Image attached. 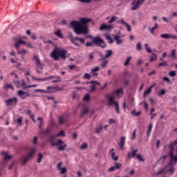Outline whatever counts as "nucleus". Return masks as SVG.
Here are the masks:
<instances>
[{
	"label": "nucleus",
	"instance_id": "bb28decb",
	"mask_svg": "<svg viewBox=\"0 0 177 177\" xmlns=\"http://www.w3.org/2000/svg\"><path fill=\"white\" fill-rule=\"evenodd\" d=\"M1 154L4 156V158H3L4 161H8V160H10V158H12L11 156L8 155V151H3Z\"/></svg>",
	"mask_w": 177,
	"mask_h": 177
},
{
	"label": "nucleus",
	"instance_id": "79ce46f5",
	"mask_svg": "<svg viewBox=\"0 0 177 177\" xmlns=\"http://www.w3.org/2000/svg\"><path fill=\"white\" fill-rule=\"evenodd\" d=\"M93 59H95V55L93 53H89L88 55V60L91 62V60H93Z\"/></svg>",
	"mask_w": 177,
	"mask_h": 177
},
{
	"label": "nucleus",
	"instance_id": "a18cd8bd",
	"mask_svg": "<svg viewBox=\"0 0 177 177\" xmlns=\"http://www.w3.org/2000/svg\"><path fill=\"white\" fill-rule=\"evenodd\" d=\"M42 158H44V155H42V153H38L37 162L39 164L42 161Z\"/></svg>",
	"mask_w": 177,
	"mask_h": 177
},
{
	"label": "nucleus",
	"instance_id": "a19ab883",
	"mask_svg": "<svg viewBox=\"0 0 177 177\" xmlns=\"http://www.w3.org/2000/svg\"><path fill=\"white\" fill-rule=\"evenodd\" d=\"M152 57H150V62H154V60H157V54H154V53H151Z\"/></svg>",
	"mask_w": 177,
	"mask_h": 177
},
{
	"label": "nucleus",
	"instance_id": "9b49d317",
	"mask_svg": "<svg viewBox=\"0 0 177 177\" xmlns=\"http://www.w3.org/2000/svg\"><path fill=\"white\" fill-rule=\"evenodd\" d=\"M17 102H19V100H17V97H14L12 98L6 100L5 101V103H6L7 106H16L17 104Z\"/></svg>",
	"mask_w": 177,
	"mask_h": 177
},
{
	"label": "nucleus",
	"instance_id": "6ab92c4d",
	"mask_svg": "<svg viewBox=\"0 0 177 177\" xmlns=\"http://www.w3.org/2000/svg\"><path fill=\"white\" fill-rule=\"evenodd\" d=\"M120 38H121V36H120L118 35H113V39H114V41H115L117 45H121V44H122V42H124V40H122Z\"/></svg>",
	"mask_w": 177,
	"mask_h": 177
},
{
	"label": "nucleus",
	"instance_id": "f03ea898",
	"mask_svg": "<svg viewBox=\"0 0 177 177\" xmlns=\"http://www.w3.org/2000/svg\"><path fill=\"white\" fill-rule=\"evenodd\" d=\"M169 167H174V165H177V140L173 142H171L169 145Z\"/></svg>",
	"mask_w": 177,
	"mask_h": 177
},
{
	"label": "nucleus",
	"instance_id": "864d4df0",
	"mask_svg": "<svg viewBox=\"0 0 177 177\" xmlns=\"http://www.w3.org/2000/svg\"><path fill=\"white\" fill-rule=\"evenodd\" d=\"M83 100L84 102H89V100H91V96L89 95V94H87L84 96Z\"/></svg>",
	"mask_w": 177,
	"mask_h": 177
},
{
	"label": "nucleus",
	"instance_id": "603ef678",
	"mask_svg": "<svg viewBox=\"0 0 177 177\" xmlns=\"http://www.w3.org/2000/svg\"><path fill=\"white\" fill-rule=\"evenodd\" d=\"M83 78H84V80H91V76L89 73H84Z\"/></svg>",
	"mask_w": 177,
	"mask_h": 177
},
{
	"label": "nucleus",
	"instance_id": "72a5a7b5",
	"mask_svg": "<svg viewBox=\"0 0 177 177\" xmlns=\"http://www.w3.org/2000/svg\"><path fill=\"white\" fill-rule=\"evenodd\" d=\"M58 151H64L66 150V147H67V144H64L63 145H58Z\"/></svg>",
	"mask_w": 177,
	"mask_h": 177
},
{
	"label": "nucleus",
	"instance_id": "2eb2a0df",
	"mask_svg": "<svg viewBox=\"0 0 177 177\" xmlns=\"http://www.w3.org/2000/svg\"><path fill=\"white\" fill-rule=\"evenodd\" d=\"M117 23H118L119 24H124V26H126L127 28V31H132V29L131 28V26H129L128 23L124 21V18H122L120 20L118 21Z\"/></svg>",
	"mask_w": 177,
	"mask_h": 177
},
{
	"label": "nucleus",
	"instance_id": "7c9ffc66",
	"mask_svg": "<svg viewBox=\"0 0 177 177\" xmlns=\"http://www.w3.org/2000/svg\"><path fill=\"white\" fill-rule=\"evenodd\" d=\"M55 35L58 37V38H63V35L62 34V30L60 29L57 30L55 32H54Z\"/></svg>",
	"mask_w": 177,
	"mask_h": 177
},
{
	"label": "nucleus",
	"instance_id": "c03bdc74",
	"mask_svg": "<svg viewBox=\"0 0 177 177\" xmlns=\"http://www.w3.org/2000/svg\"><path fill=\"white\" fill-rule=\"evenodd\" d=\"M88 111H89V109L88 108H86L85 109H84L80 114L81 117H84L86 114H88Z\"/></svg>",
	"mask_w": 177,
	"mask_h": 177
},
{
	"label": "nucleus",
	"instance_id": "6e6d98bb",
	"mask_svg": "<svg viewBox=\"0 0 177 177\" xmlns=\"http://www.w3.org/2000/svg\"><path fill=\"white\" fill-rule=\"evenodd\" d=\"M151 93V90H150L149 88H148L147 90H146L144 92L143 96L144 97H146V96H147V95L150 94Z\"/></svg>",
	"mask_w": 177,
	"mask_h": 177
},
{
	"label": "nucleus",
	"instance_id": "a211bd4d",
	"mask_svg": "<svg viewBox=\"0 0 177 177\" xmlns=\"http://www.w3.org/2000/svg\"><path fill=\"white\" fill-rule=\"evenodd\" d=\"M20 45H27V42L21 40V39H19L15 44V48L17 50H19V48H20Z\"/></svg>",
	"mask_w": 177,
	"mask_h": 177
},
{
	"label": "nucleus",
	"instance_id": "4be33fe9",
	"mask_svg": "<svg viewBox=\"0 0 177 177\" xmlns=\"http://www.w3.org/2000/svg\"><path fill=\"white\" fill-rule=\"evenodd\" d=\"M138 152V149H134L132 151L128 152L127 157L129 160L131 158H133L134 157H136V153Z\"/></svg>",
	"mask_w": 177,
	"mask_h": 177
},
{
	"label": "nucleus",
	"instance_id": "bf43d9fd",
	"mask_svg": "<svg viewBox=\"0 0 177 177\" xmlns=\"http://www.w3.org/2000/svg\"><path fill=\"white\" fill-rule=\"evenodd\" d=\"M35 92H41V93H48V90H42V89H35Z\"/></svg>",
	"mask_w": 177,
	"mask_h": 177
},
{
	"label": "nucleus",
	"instance_id": "1a4fd4ad",
	"mask_svg": "<svg viewBox=\"0 0 177 177\" xmlns=\"http://www.w3.org/2000/svg\"><path fill=\"white\" fill-rule=\"evenodd\" d=\"M64 88H66V85H63V86H48V93H55V92H57V91H64Z\"/></svg>",
	"mask_w": 177,
	"mask_h": 177
},
{
	"label": "nucleus",
	"instance_id": "5fc2aeb1",
	"mask_svg": "<svg viewBox=\"0 0 177 177\" xmlns=\"http://www.w3.org/2000/svg\"><path fill=\"white\" fill-rule=\"evenodd\" d=\"M169 75L170 77H176V71H171L169 73Z\"/></svg>",
	"mask_w": 177,
	"mask_h": 177
},
{
	"label": "nucleus",
	"instance_id": "09e8293b",
	"mask_svg": "<svg viewBox=\"0 0 177 177\" xmlns=\"http://www.w3.org/2000/svg\"><path fill=\"white\" fill-rule=\"evenodd\" d=\"M18 50V55H26V53H27V50H20V48H19V50Z\"/></svg>",
	"mask_w": 177,
	"mask_h": 177
},
{
	"label": "nucleus",
	"instance_id": "49530a36",
	"mask_svg": "<svg viewBox=\"0 0 177 177\" xmlns=\"http://www.w3.org/2000/svg\"><path fill=\"white\" fill-rule=\"evenodd\" d=\"M167 66H168V62L167 61L161 62L158 64V67H167Z\"/></svg>",
	"mask_w": 177,
	"mask_h": 177
},
{
	"label": "nucleus",
	"instance_id": "680f3d73",
	"mask_svg": "<svg viewBox=\"0 0 177 177\" xmlns=\"http://www.w3.org/2000/svg\"><path fill=\"white\" fill-rule=\"evenodd\" d=\"M14 84L17 88H20V81L19 80H14Z\"/></svg>",
	"mask_w": 177,
	"mask_h": 177
},
{
	"label": "nucleus",
	"instance_id": "338daca9",
	"mask_svg": "<svg viewBox=\"0 0 177 177\" xmlns=\"http://www.w3.org/2000/svg\"><path fill=\"white\" fill-rule=\"evenodd\" d=\"M59 171H60V174H61L62 175H63V174H66V172H67V169L63 167V168H62Z\"/></svg>",
	"mask_w": 177,
	"mask_h": 177
},
{
	"label": "nucleus",
	"instance_id": "4d7b16f0",
	"mask_svg": "<svg viewBox=\"0 0 177 177\" xmlns=\"http://www.w3.org/2000/svg\"><path fill=\"white\" fill-rule=\"evenodd\" d=\"M103 129V127L102 126H100L97 127L95 130V133H100V131Z\"/></svg>",
	"mask_w": 177,
	"mask_h": 177
},
{
	"label": "nucleus",
	"instance_id": "69168bd1",
	"mask_svg": "<svg viewBox=\"0 0 177 177\" xmlns=\"http://www.w3.org/2000/svg\"><path fill=\"white\" fill-rule=\"evenodd\" d=\"M115 169H121V164L120 163H115L114 166Z\"/></svg>",
	"mask_w": 177,
	"mask_h": 177
},
{
	"label": "nucleus",
	"instance_id": "58836bf2",
	"mask_svg": "<svg viewBox=\"0 0 177 177\" xmlns=\"http://www.w3.org/2000/svg\"><path fill=\"white\" fill-rule=\"evenodd\" d=\"M145 48L148 53H153V51H151V49L150 48V47H149V44H145Z\"/></svg>",
	"mask_w": 177,
	"mask_h": 177
},
{
	"label": "nucleus",
	"instance_id": "20e7f679",
	"mask_svg": "<svg viewBox=\"0 0 177 177\" xmlns=\"http://www.w3.org/2000/svg\"><path fill=\"white\" fill-rule=\"evenodd\" d=\"M66 55L67 50L64 49H60L59 48H55L50 54V57L53 59V60L56 62L59 60L60 57L64 59H66Z\"/></svg>",
	"mask_w": 177,
	"mask_h": 177
},
{
	"label": "nucleus",
	"instance_id": "f704fd0d",
	"mask_svg": "<svg viewBox=\"0 0 177 177\" xmlns=\"http://www.w3.org/2000/svg\"><path fill=\"white\" fill-rule=\"evenodd\" d=\"M136 157L140 162H145V158H142V155L140 153L136 155Z\"/></svg>",
	"mask_w": 177,
	"mask_h": 177
},
{
	"label": "nucleus",
	"instance_id": "a878e982",
	"mask_svg": "<svg viewBox=\"0 0 177 177\" xmlns=\"http://www.w3.org/2000/svg\"><path fill=\"white\" fill-rule=\"evenodd\" d=\"M110 153L111 154L112 160H114V161H118V156H115V152H114V148H112L111 149Z\"/></svg>",
	"mask_w": 177,
	"mask_h": 177
},
{
	"label": "nucleus",
	"instance_id": "6e6552de",
	"mask_svg": "<svg viewBox=\"0 0 177 177\" xmlns=\"http://www.w3.org/2000/svg\"><path fill=\"white\" fill-rule=\"evenodd\" d=\"M35 150L36 149L34 147L30 148L29 153L22 161L23 165H26V163L28 162L29 160H31V158H32V156H34V153H35Z\"/></svg>",
	"mask_w": 177,
	"mask_h": 177
},
{
	"label": "nucleus",
	"instance_id": "de8ad7c7",
	"mask_svg": "<svg viewBox=\"0 0 177 177\" xmlns=\"http://www.w3.org/2000/svg\"><path fill=\"white\" fill-rule=\"evenodd\" d=\"M107 64H109V60L104 59V62L101 64V67L104 68V67H106V66H107Z\"/></svg>",
	"mask_w": 177,
	"mask_h": 177
},
{
	"label": "nucleus",
	"instance_id": "774afa93",
	"mask_svg": "<svg viewBox=\"0 0 177 177\" xmlns=\"http://www.w3.org/2000/svg\"><path fill=\"white\" fill-rule=\"evenodd\" d=\"M165 93V90L162 89L158 93V96H162Z\"/></svg>",
	"mask_w": 177,
	"mask_h": 177
},
{
	"label": "nucleus",
	"instance_id": "13d9d810",
	"mask_svg": "<svg viewBox=\"0 0 177 177\" xmlns=\"http://www.w3.org/2000/svg\"><path fill=\"white\" fill-rule=\"evenodd\" d=\"M117 19H118V17L113 16L111 17V20L109 21V23L111 24V23H114V21H115L117 20Z\"/></svg>",
	"mask_w": 177,
	"mask_h": 177
},
{
	"label": "nucleus",
	"instance_id": "ddd939ff",
	"mask_svg": "<svg viewBox=\"0 0 177 177\" xmlns=\"http://www.w3.org/2000/svg\"><path fill=\"white\" fill-rule=\"evenodd\" d=\"M160 38H163V39H169V38H171L172 39H177V36L168 33H164L160 35Z\"/></svg>",
	"mask_w": 177,
	"mask_h": 177
},
{
	"label": "nucleus",
	"instance_id": "052dcab7",
	"mask_svg": "<svg viewBox=\"0 0 177 177\" xmlns=\"http://www.w3.org/2000/svg\"><path fill=\"white\" fill-rule=\"evenodd\" d=\"M65 133H64V130H62L59 133H57L56 135V137H59V136H65Z\"/></svg>",
	"mask_w": 177,
	"mask_h": 177
},
{
	"label": "nucleus",
	"instance_id": "9d476101",
	"mask_svg": "<svg viewBox=\"0 0 177 177\" xmlns=\"http://www.w3.org/2000/svg\"><path fill=\"white\" fill-rule=\"evenodd\" d=\"M145 2V0H133L131 2L132 8L131 10H136L139 9L140 5H142Z\"/></svg>",
	"mask_w": 177,
	"mask_h": 177
},
{
	"label": "nucleus",
	"instance_id": "412c9836",
	"mask_svg": "<svg viewBox=\"0 0 177 177\" xmlns=\"http://www.w3.org/2000/svg\"><path fill=\"white\" fill-rule=\"evenodd\" d=\"M113 26L111 25L102 24L99 30L100 31H104V30H112Z\"/></svg>",
	"mask_w": 177,
	"mask_h": 177
},
{
	"label": "nucleus",
	"instance_id": "393cba45",
	"mask_svg": "<svg viewBox=\"0 0 177 177\" xmlns=\"http://www.w3.org/2000/svg\"><path fill=\"white\" fill-rule=\"evenodd\" d=\"M113 95H117V96H119V97H121V95H124V90L122 88H118L115 91H113Z\"/></svg>",
	"mask_w": 177,
	"mask_h": 177
},
{
	"label": "nucleus",
	"instance_id": "0e129e2a",
	"mask_svg": "<svg viewBox=\"0 0 177 177\" xmlns=\"http://www.w3.org/2000/svg\"><path fill=\"white\" fill-rule=\"evenodd\" d=\"M77 41L81 42V44H85V39L81 37H76Z\"/></svg>",
	"mask_w": 177,
	"mask_h": 177
},
{
	"label": "nucleus",
	"instance_id": "f257e3e1",
	"mask_svg": "<svg viewBox=\"0 0 177 177\" xmlns=\"http://www.w3.org/2000/svg\"><path fill=\"white\" fill-rule=\"evenodd\" d=\"M91 21L92 19L89 18H80V22L77 21H72L71 22V26L73 27L77 35H81V34L86 35L89 32L86 24Z\"/></svg>",
	"mask_w": 177,
	"mask_h": 177
},
{
	"label": "nucleus",
	"instance_id": "f3484780",
	"mask_svg": "<svg viewBox=\"0 0 177 177\" xmlns=\"http://www.w3.org/2000/svg\"><path fill=\"white\" fill-rule=\"evenodd\" d=\"M20 45H27V42L21 40V39H19L15 44V48L17 50H19V48H20Z\"/></svg>",
	"mask_w": 177,
	"mask_h": 177
},
{
	"label": "nucleus",
	"instance_id": "2f4dec72",
	"mask_svg": "<svg viewBox=\"0 0 177 177\" xmlns=\"http://www.w3.org/2000/svg\"><path fill=\"white\" fill-rule=\"evenodd\" d=\"M58 122L59 125H63L66 122V119H64V117L63 116H59L58 117Z\"/></svg>",
	"mask_w": 177,
	"mask_h": 177
},
{
	"label": "nucleus",
	"instance_id": "8fccbe9b",
	"mask_svg": "<svg viewBox=\"0 0 177 177\" xmlns=\"http://www.w3.org/2000/svg\"><path fill=\"white\" fill-rule=\"evenodd\" d=\"M80 149V150H85V149H88V144H86V142L83 143Z\"/></svg>",
	"mask_w": 177,
	"mask_h": 177
},
{
	"label": "nucleus",
	"instance_id": "aec40b11",
	"mask_svg": "<svg viewBox=\"0 0 177 177\" xmlns=\"http://www.w3.org/2000/svg\"><path fill=\"white\" fill-rule=\"evenodd\" d=\"M113 55V51L111 50H108L105 52V56H102L101 57V60H106V59H109V57H111Z\"/></svg>",
	"mask_w": 177,
	"mask_h": 177
},
{
	"label": "nucleus",
	"instance_id": "473e14b6",
	"mask_svg": "<svg viewBox=\"0 0 177 177\" xmlns=\"http://www.w3.org/2000/svg\"><path fill=\"white\" fill-rule=\"evenodd\" d=\"M20 83V86H22L23 89H27V86H28V85H27V83H26V81L24 80H21Z\"/></svg>",
	"mask_w": 177,
	"mask_h": 177
},
{
	"label": "nucleus",
	"instance_id": "39448f33",
	"mask_svg": "<svg viewBox=\"0 0 177 177\" xmlns=\"http://www.w3.org/2000/svg\"><path fill=\"white\" fill-rule=\"evenodd\" d=\"M106 100H107V106H110L113 104L115 106V111L118 114H120V104L118 102L115 101L114 95H111L109 93L105 95Z\"/></svg>",
	"mask_w": 177,
	"mask_h": 177
},
{
	"label": "nucleus",
	"instance_id": "c756f323",
	"mask_svg": "<svg viewBox=\"0 0 177 177\" xmlns=\"http://www.w3.org/2000/svg\"><path fill=\"white\" fill-rule=\"evenodd\" d=\"M71 41L75 46H80V43H78L77 37H71Z\"/></svg>",
	"mask_w": 177,
	"mask_h": 177
},
{
	"label": "nucleus",
	"instance_id": "e2e57ef3",
	"mask_svg": "<svg viewBox=\"0 0 177 177\" xmlns=\"http://www.w3.org/2000/svg\"><path fill=\"white\" fill-rule=\"evenodd\" d=\"M131 114H133L134 115H136V117H138V115H140L142 114V111H138V112H135V111H133L131 112Z\"/></svg>",
	"mask_w": 177,
	"mask_h": 177
},
{
	"label": "nucleus",
	"instance_id": "ea45409f",
	"mask_svg": "<svg viewBox=\"0 0 177 177\" xmlns=\"http://www.w3.org/2000/svg\"><path fill=\"white\" fill-rule=\"evenodd\" d=\"M171 57L174 60H176V50H172L171 53Z\"/></svg>",
	"mask_w": 177,
	"mask_h": 177
},
{
	"label": "nucleus",
	"instance_id": "dca6fc26",
	"mask_svg": "<svg viewBox=\"0 0 177 177\" xmlns=\"http://www.w3.org/2000/svg\"><path fill=\"white\" fill-rule=\"evenodd\" d=\"M31 78L33 81H38V82H44L45 81H48L52 77H44V78H37L35 76H31Z\"/></svg>",
	"mask_w": 177,
	"mask_h": 177
},
{
	"label": "nucleus",
	"instance_id": "e433bc0d",
	"mask_svg": "<svg viewBox=\"0 0 177 177\" xmlns=\"http://www.w3.org/2000/svg\"><path fill=\"white\" fill-rule=\"evenodd\" d=\"M106 39H107L109 44H113V42H114V40L113 39V38H111V36H110V35H107L106 36Z\"/></svg>",
	"mask_w": 177,
	"mask_h": 177
},
{
	"label": "nucleus",
	"instance_id": "423d86ee",
	"mask_svg": "<svg viewBox=\"0 0 177 177\" xmlns=\"http://www.w3.org/2000/svg\"><path fill=\"white\" fill-rule=\"evenodd\" d=\"M55 139H56V136L55 135L50 136L48 138V142L50 143L52 147H55V146H60V145H64V142L62 140H58L57 142L55 141Z\"/></svg>",
	"mask_w": 177,
	"mask_h": 177
},
{
	"label": "nucleus",
	"instance_id": "4c0bfd02",
	"mask_svg": "<svg viewBox=\"0 0 177 177\" xmlns=\"http://www.w3.org/2000/svg\"><path fill=\"white\" fill-rule=\"evenodd\" d=\"M157 28H158V24H156V25L150 29L151 34L154 35V30H157Z\"/></svg>",
	"mask_w": 177,
	"mask_h": 177
},
{
	"label": "nucleus",
	"instance_id": "0eeeda50",
	"mask_svg": "<svg viewBox=\"0 0 177 177\" xmlns=\"http://www.w3.org/2000/svg\"><path fill=\"white\" fill-rule=\"evenodd\" d=\"M33 59H35L36 62V66H37L36 73H41L42 68H44V64L42 63H41L39 57H38V55H34Z\"/></svg>",
	"mask_w": 177,
	"mask_h": 177
},
{
	"label": "nucleus",
	"instance_id": "37998d69",
	"mask_svg": "<svg viewBox=\"0 0 177 177\" xmlns=\"http://www.w3.org/2000/svg\"><path fill=\"white\" fill-rule=\"evenodd\" d=\"M131 60H132V57H127L124 62V66H129V62H131Z\"/></svg>",
	"mask_w": 177,
	"mask_h": 177
},
{
	"label": "nucleus",
	"instance_id": "cd10ccee",
	"mask_svg": "<svg viewBox=\"0 0 177 177\" xmlns=\"http://www.w3.org/2000/svg\"><path fill=\"white\" fill-rule=\"evenodd\" d=\"M152 130H153V123H150L148 126V130L147 133V135L148 137L150 136V135L151 134Z\"/></svg>",
	"mask_w": 177,
	"mask_h": 177
},
{
	"label": "nucleus",
	"instance_id": "7ed1b4c3",
	"mask_svg": "<svg viewBox=\"0 0 177 177\" xmlns=\"http://www.w3.org/2000/svg\"><path fill=\"white\" fill-rule=\"evenodd\" d=\"M89 38H91L93 40L92 41H88L86 43L85 46L86 48H91L95 46L96 45L97 46H99L100 48H106V43H104V41L103 39H101L100 37H91L89 36Z\"/></svg>",
	"mask_w": 177,
	"mask_h": 177
},
{
	"label": "nucleus",
	"instance_id": "3c124183",
	"mask_svg": "<svg viewBox=\"0 0 177 177\" xmlns=\"http://www.w3.org/2000/svg\"><path fill=\"white\" fill-rule=\"evenodd\" d=\"M4 88L6 89H12V91H13V89H15V87H13V85L10 84H6Z\"/></svg>",
	"mask_w": 177,
	"mask_h": 177
},
{
	"label": "nucleus",
	"instance_id": "f8f14e48",
	"mask_svg": "<svg viewBox=\"0 0 177 177\" xmlns=\"http://www.w3.org/2000/svg\"><path fill=\"white\" fill-rule=\"evenodd\" d=\"M17 95L19 96L21 99H27V97L30 96V93H28V92L19 90L17 92Z\"/></svg>",
	"mask_w": 177,
	"mask_h": 177
},
{
	"label": "nucleus",
	"instance_id": "c9c22d12",
	"mask_svg": "<svg viewBox=\"0 0 177 177\" xmlns=\"http://www.w3.org/2000/svg\"><path fill=\"white\" fill-rule=\"evenodd\" d=\"M136 49L138 52H140L142 50V44L140 42L137 43Z\"/></svg>",
	"mask_w": 177,
	"mask_h": 177
},
{
	"label": "nucleus",
	"instance_id": "c85d7f7f",
	"mask_svg": "<svg viewBox=\"0 0 177 177\" xmlns=\"http://www.w3.org/2000/svg\"><path fill=\"white\" fill-rule=\"evenodd\" d=\"M50 128H48V129H46V130H41V131H40V133L41 134V135H46V136H48V135H49L50 133Z\"/></svg>",
	"mask_w": 177,
	"mask_h": 177
},
{
	"label": "nucleus",
	"instance_id": "5701e85b",
	"mask_svg": "<svg viewBox=\"0 0 177 177\" xmlns=\"http://www.w3.org/2000/svg\"><path fill=\"white\" fill-rule=\"evenodd\" d=\"M48 78H50V80H54L52 81L53 84H55L56 82H60L62 81V78H60V77L59 76H50L48 77Z\"/></svg>",
	"mask_w": 177,
	"mask_h": 177
},
{
	"label": "nucleus",
	"instance_id": "4468645a",
	"mask_svg": "<svg viewBox=\"0 0 177 177\" xmlns=\"http://www.w3.org/2000/svg\"><path fill=\"white\" fill-rule=\"evenodd\" d=\"M100 70V67L99 66H95L94 68H92L91 72L92 77H97V75H99Z\"/></svg>",
	"mask_w": 177,
	"mask_h": 177
},
{
	"label": "nucleus",
	"instance_id": "b1692460",
	"mask_svg": "<svg viewBox=\"0 0 177 177\" xmlns=\"http://www.w3.org/2000/svg\"><path fill=\"white\" fill-rule=\"evenodd\" d=\"M118 146L121 150H124V146H125V137L122 136L120 138V142H119Z\"/></svg>",
	"mask_w": 177,
	"mask_h": 177
}]
</instances>
